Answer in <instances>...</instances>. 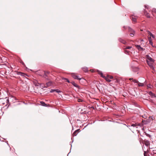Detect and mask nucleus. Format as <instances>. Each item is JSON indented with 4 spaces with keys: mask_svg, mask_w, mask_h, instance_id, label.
Wrapping results in <instances>:
<instances>
[{
    "mask_svg": "<svg viewBox=\"0 0 156 156\" xmlns=\"http://www.w3.org/2000/svg\"><path fill=\"white\" fill-rule=\"evenodd\" d=\"M98 73L101 75V76L102 77L104 78L107 81L110 82L111 81L110 78H108V75H107L106 76H105L103 75V73L101 71L98 70Z\"/></svg>",
    "mask_w": 156,
    "mask_h": 156,
    "instance_id": "1",
    "label": "nucleus"
},
{
    "mask_svg": "<svg viewBox=\"0 0 156 156\" xmlns=\"http://www.w3.org/2000/svg\"><path fill=\"white\" fill-rule=\"evenodd\" d=\"M0 102L2 103V104H5V102L6 103V106H7V105L9 104V100L7 98H1L0 99Z\"/></svg>",
    "mask_w": 156,
    "mask_h": 156,
    "instance_id": "2",
    "label": "nucleus"
},
{
    "mask_svg": "<svg viewBox=\"0 0 156 156\" xmlns=\"http://www.w3.org/2000/svg\"><path fill=\"white\" fill-rule=\"evenodd\" d=\"M147 63L148 65L149 66L150 68L153 70H154V68L153 65V63L154 62H150L148 60H147Z\"/></svg>",
    "mask_w": 156,
    "mask_h": 156,
    "instance_id": "3",
    "label": "nucleus"
},
{
    "mask_svg": "<svg viewBox=\"0 0 156 156\" xmlns=\"http://www.w3.org/2000/svg\"><path fill=\"white\" fill-rule=\"evenodd\" d=\"M72 76L73 78L76 79L78 80H80L81 79V78H79L78 76L76 75L74 73L72 74Z\"/></svg>",
    "mask_w": 156,
    "mask_h": 156,
    "instance_id": "4",
    "label": "nucleus"
},
{
    "mask_svg": "<svg viewBox=\"0 0 156 156\" xmlns=\"http://www.w3.org/2000/svg\"><path fill=\"white\" fill-rule=\"evenodd\" d=\"M146 58L147 61L148 60L150 62H154V60L148 55H146Z\"/></svg>",
    "mask_w": 156,
    "mask_h": 156,
    "instance_id": "5",
    "label": "nucleus"
},
{
    "mask_svg": "<svg viewBox=\"0 0 156 156\" xmlns=\"http://www.w3.org/2000/svg\"><path fill=\"white\" fill-rule=\"evenodd\" d=\"M52 82L50 81L47 83L45 86V87H47L52 85Z\"/></svg>",
    "mask_w": 156,
    "mask_h": 156,
    "instance_id": "6",
    "label": "nucleus"
},
{
    "mask_svg": "<svg viewBox=\"0 0 156 156\" xmlns=\"http://www.w3.org/2000/svg\"><path fill=\"white\" fill-rule=\"evenodd\" d=\"M16 72V73L17 74L20 75L21 76H25L27 75L25 73H22V72H21L17 71V72Z\"/></svg>",
    "mask_w": 156,
    "mask_h": 156,
    "instance_id": "7",
    "label": "nucleus"
},
{
    "mask_svg": "<svg viewBox=\"0 0 156 156\" xmlns=\"http://www.w3.org/2000/svg\"><path fill=\"white\" fill-rule=\"evenodd\" d=\"M149 94L151 97L152 98H156V96L153 94L151 91L149 92Z\"/></svg>",
    "mask_w": 156,
    "mask_h": 156,
    "instance_id": "8",
    "label": "nucleus"
},
{
    "mask_svg": "<svg viewBox=\"0 0 156 156\" xmlns=\"http://www.w3.org/2000/svg\"><path fill=\"white\" fill-rule=\"evenodd\" d=\"M71 83L74 87L77 88H80L78 84H77L76 83H75L74 82H73V81L72 82H71Z\"/></svg>",
    "mask_w": 156,
    "mask_h": 156,
    "instance_id": "9",
    "label": "nucleus"
},
{
    "mask_svg": "<svg viewBox=\"0 0 156 156\" xmlns=\"http://www.w3.org/2000/svg\"><path fill=\"white\" fill-rule=\"evenodd\" d=\"M80 129H78L74 131L73 134V136H76L78 134V133L79 132Z\"/></svg>",
    "mask_w": 156,
    "mask_h": 156,
    "instance_id": "10",
    "label": "nucleus"
},
{
    "mask_svg": "<svg viewBox=\"0 0 156 156\" xmlns=\"http://www.w3.org/2000/svg\"><path fill=\"white\" fill-rule=\"evenodd\" d=\"M119 41L120 42L123 43V44H125L126 43V42L125 41L121 38H119Z\"/></svg>",
    "mask_w": 156,
    "mask_h": 156,
    "instance_id": "11",
    "label": "nucleus"
},
{
    "mask_svg": "<svg viewBox=\"0 0 156 156\" xmlns=\"http://www.w3.org/2000/svg\"><path fill=\"white\" fill-rule=\"evenodd\" d=\"M129 127H135L136 128H138L137 125L136 124H133L131 126H129Z\"/></svg>",
    "mask_w": 156,
    "mask_h": 156,
    "instance_id": "12",
    "label": "nucleus"
},
{
    "mask_svg": "<svg viewBox=\"0 0 156 156\" xmlns=\"http://www.w3.org/2000/svg\"><path fill=\"white\" fill-rule=\"evenodd\" d=\"M136 46L137 49L139 50H142L143 48H142L140 45H136Z\"/></svg>",
    "mask_w": 156,
    "mask_h": 156,
    "instance_id": "13",
    "label": "nucleus"
},
{
    "mask_svg": "<svg viewBox=\"0 0 156 156\" xmlns=\"http://www.w3.org/2000/svg\"><path fill=\"white\" fill-rule=\"evenodd\" d=\"M144 14L146 16L147 18H150V14L147 13L146 11H145L144 12Z\"/></svg>",
    "mask_w": 156,
    "mask_h": 156,
    "instance_id": "14",
    "label": "nucleus"
},
{
    "mask_svg": "<svg viewBox=\"0 0 156 156\" xmlns=\"http://www.w3.org/2000/svg\"><path fill=\"white\" fill-rule=\"evenodd\" d=\"M148 33L149 35L151 36L153 38H155V36L153 35L151 32L149 31H148Z\"/></svg>",
    "mask_w": 156,
    "mask_h": 156,
    "instance_id": "15",
    "label": "nucleus"
},
{
    "mask_svg": "<svg viewBox=\"0 0 156 156\" xmlns=\"http://www.w3.org/2000/svg\"><path fill=\"white\" fill-rule=\"evenodd\" d=\"M128 29H129V32H131V33H135V31L133 30H132V28H130V27H128Z\"/></svg>",
    "mask_w": 156,
    "mask_h": 156,
    "instance_id": "16",
    "label": "nucleus"
},
{
    "mask_svg": "<svg viewBox=\"0 0 156 156\" xmlns=\"http://www.w3.org/2000/svg\"><path fill=\"white\" fill-rule=\"evenodd\" d=\"M131 19L134 22H136V18L133 16L131 17Z\"/></svg>",
    "mask_w": 156,
    "mask_h": 156,
    "instance_id": "17",
    "label": "nucleus"
},
{
    "mask_svg": "<svg viewBox=\"0 0 156 156\" xmlns=\"http://www.w3.org/2000/svg\"><path fill=\"white\" fill-rule=\"evenodd\" d=\"M138 85L139 87H143L144 85V83L138 82Z\"/></svg>",
    "mask_w": 156,
    "mask_h": 156,
    "instance_id": "18",
    "label": "nucleus"
},
{
    "mask_svg": "<svg viewBox=\"0 0 156 156\" xmlns=\"http://www.w3.org/2000/svg\"><path fill=\"white\" fill-rule=\"evenodd\" d=\"M49 73V72H45L44 74V77L45 78H46V77L47 76V75Z\"/></svg>",
    "mask_w": 156,
    "mask_h": 156,
    "instance_id": "19",
    "label": "nucleus"
},
{
    "mask_svg": "<svg viewBox=\"0 0 156 156\" xmlns=\"http://www.w3.org/2000/svg\"><path fill=\"white\" fill-rule=\"evenodd\" d=\"M41 105L43 106H46V104L43 101H41Z\"/></svg>",
    "mask_w": 156,
    "mask_h": 156,
    "instance_id": "20",
    "label": "nucleus"
},
{
    "mask_svg": "<svg viewBox=\"0 0 156 156\" xmlns=\"http://www.w3.org/2000/svg\"><path fill=\"white\" fill-rule=\"evenodd\" d=\"M83 69L84 71L85 72H87L88 71V69L87 68H83Z\"/></svg>",
    "mask_w": 156,
    "mask_h": 156,
    "instance_id": "21",
    "label": "nucleus"
},
{
    "mask_svg": "<svg viewBox=\"0 0 156 156\" xmlns=\"http://www.w3.org/2000/svg\"><path fill=\"white\" fill-rule=\"evenodd\" d=\"M149 42H150V44H151L152 45V44H153V43L151 41V37H150V38H149Z\"/></svg>",
    "mask_w": 156,
    "mask_h": 156,
    "instance_id": "22",
    "label": "nucleus"
},
{
    "mask_svg": "<svg viewBox=\"0 0 156 156\" xmlns=\"http://www.w3.org/2000/svg\"><path fill=\"white\" fill-rule=\"evenodd\" d=\"M143 118L146 119L147 118V116L146 115L144 114L142 116Z\"/></svg>",
    "mask_w": 156,
    "mask_h": 156,
    "instance_id": "23",
    "label": "nucleus"
},
{
    "mask_svg": "<svg viewBox=\"0 0 156 156\" xmlns=\"http://www.w3.org/2000/svg\"><path fill=\"white\" fill-rule=\"evenodd\" d=\"M135 83H138L139 82L136 80H133V81Z\"/></svg>",
    "mask_w": 156,
    "mask_h": 156,
    "instance_id": "24",
    "label": "nucleus"
},
{
    "mask_svg": "<svg viewBox=\"0 0 156 156\" xmlns=\"http://www.w3.org/2000/svg\"><path fill=\"white\" fill-rule=\"evenodd\" d=\"M77 101L79 102H82L83 101V100L80 99H78Z\"/></svg>",
    "mask_w": 156,
    "mask_h": 156,
    "instance_id": "25",
    "label": "nucleus"
},
{
    "mask_svg": "<svg viewBox=\"0 0 156 156\" xmlns=\"http://www.w3.org/2000/svg\"><path fill=\"white\" fill-rule=\"evenodd\" d=\"M152 12L155 13H156V9L154 8L152 9Z\"/></svg>",
    "mask_w": 156,
    "mask_h": 156,
    "instance_id": "26",
    "label": "nucleus"
},
{
    "mask_svg": "<svg viewBox=\"0 0 156 156\" xmlns=\"http://www.w3.org/2000/svg\"><path fill=\"white\" fill-rule=\"evenodd\" d=\"M134 33H131L129 35L133 37L134 35Z\"/></svg>",
    "mask_w": 156,
    "mask_h": 156,
    "instance_id": "27",
    "label": "nucleus"
},
{
    "mask_svg": "<svg viewBox=\"0 0 156 156\" xmlns=\"http://www.w3.org/2000/svg\"><path fill=\"white\" fill-rule=\"evenodd\" d=\"M132 48V47L131 46H127L126 48L125 49H129Z\"/></svg>",
    "mask_w": 156,
    "mask_h": 156,
    "instance_id": "28",
    "label": "nucleus"
},
{
    "mask_svg": "<svg viewBox=\"0 0 156 156\" xmlns=\"http://www.w3.org/2000/svg\"><path fill=\"white\" fill-rule=\"evenodd\" d=\"M64 79L66 80V81L67 82H68V83H69V80L68 79L66 78H64Z\"/></svg>",
    "mask_w": 156,
    "mask_h": 156,
    "instance_id": "29",
    "label": "nucleus"
},
{
    "mask_svg": "<svg viewBox=\"0 0 156 156\" xmlns=\"http://www.w3.org/2000/svg\"><path fill=\"white\" fill-rule=\"evenodd\" d=\"M55 91L57 93L61 92V91L58 89H56Z\"/></svg>",
    "mask_w": 156,
    "mask_h": 156,
    "instance_id": "30",
    "label": "nucleus"
},
{
    "mask_svg": "<svg viewBox=\"0 0 156 156\" xmlns=\"http://www.w3.org/2000/svg\"><path fill=\"white\" fill-rule=\"evenodd\" d=\"M108 78H109L110 79H112L113 78V77L112 76L108 75Z\"/></svg>",
    "mask_w": 156,
    "mask_h": 156,
    "instance_id": "31",
    "label": "nucleus"
},
{
    "mask_svg": "<svg viewBox=\"0 0 156 156\" xmlns=\"http://www.w3.org/2000/svg\"><path fill=\"white\" fill-rule=\"evenodd\" d=\"M55 91V90L51 89L50 91V92H53Z\"/></svg>",
    "mask_w": 156,
    "mask_h": 156,
    "instance_id": "32",
    "label": "nucleus"
},
{
    "mask_svg": "<svg viewBox=\"0 0 156 156\" xmlns=\"http://www.w3.org/2000/svg\"><path fill=\"white\" fill-rule=\"evenodd\" d=\"M151 85H150V84H149V85H147V87H148V88H151Z\"/></svg>",
    "mask_w": 156,
    "mask_h": 156,
    "instance_id": "33",
    "label": "nucleus"
},
{
    "mask_svg": "<svg viewBox=\"0 0 156 156\" xmlns=\"http://www.w3.org/2000/svg\"><path fill=\"white\" fill-rule=\"evenodd\" d=\"M125 52L126 53V54L128 53V52H129L128 51H127L126 50H125Z\"/></svg>",
    "mask_w": 156,
    "mask_h": 156,
    "instance_id": "34",
    "label": "nucleus"
},
{
    "mask_svg": "<svg viewBox=\"0 0 156 156\" xmlns=\"http://www.w3.org/2000/svg\"><path fill=\"white\" fill-rule=\"evenodd\" d=\"M149 144V142H147L145 144H146V145L147 146V145Z\"/></svg>",
    "mask_w": 156,
    "mask_h": 156,
    "instance_id": "35",
    "label": "nucleus"
},
{
    "mask_svg": "<svg viewBox=\"0 0 156 156\" xmlns=\"http://www.w3.org/2000/svg\"><path fill=\"white\" fill-rule=\"evenodd\" d=\"M129 80H132L133 81V78H129Z\"/></svg>",
    "mask_w": 156,
    "mask_h": 156,
    "instance_id": "36",
    "label": "nucleus"
},
{
    "mask_svg": "<svg viewBox=\"0 0 156 156\" xmlns=\"http://www.w3.org/2000/svg\"><path fill=\"white\" fill-rule=\"evenodd\" d=\"M123 27L125 29H126V27L125 26H124Z\"/></svg>",
    "mask_w": 156,
    "mask_h": 156,
    "instance_id": "37",
    "label": "nucleus"
},
{
    "mask_svg": "<svg viewBox=\"0 0 156 156\" xmlns=\"http://www.w3.org/2000/svg\"><path fill=\"white\" fill-rule=\"evenodd\" d=\"M136 71H137V70H138V68H136Z\"/></svg>",
    "mask_w": 156,
    "mask_h": 156,
    "instance_id": "38",
    "label": "nucleus"
},
{
    "mask_svg": "<svg viewBox=\"0 0 156 156\" xmlns=\"http://www.w3.org/2000/svg\"><path fill=\"white\" fill-rule=\"evenodd\" d=\"M141 41H143V40H141Z\"/></svg>",
    "mask_w": 156,
    "mask_h": 156,
    "instance_id": "39",
    "label": "nucleus"
},
{
    "mask_svg": "<svg viewBox=\"0 0 156 156\" xmlns=\"http://www.w3.org/2000/svg\"><path fill=\"white\" fill-rule=\"evenodd\" d=\"M144 156H145V153H144Z\"/></svg>",
    "mask_w": 156,
    "mask_h": 156,
    "instance_id": "40",
    "label": "nucleus"
},
{
    "mask_svg": "<svg viewBox=\"0 0 156 156\" xmlns=\"http://www.w3.org/2000/svg\"><path fill=\"white\" fill-rule=\"evenodd\" d=\"M152 72L153 73H154V71H152Z\"/></svg>",
    "mask_w": 156,
    "mask_h": 156,
    "instance_id": "41",
    "label": "nucleus"
},
{
    "mask_svg": "<svg viewBox=\"0 0 156 156\" xmlns=\"http://www.w3.org/2000/svg\"><path fill=\"white\" fill-rule=\"evenodd\" d=\"M9 105H8V106H9Z\"/></svg>",
    "mask_w": 156,
    "mask_h": 156,
    "instance_id": "42",
    "label": "nucleus"
}]
</instances>
